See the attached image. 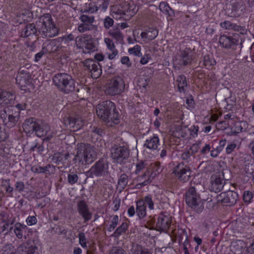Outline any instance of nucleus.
Segmentation results:
<instances>
[{
  "instance_id": "obj_1",
  "label": "nucleus",
  "mask_w": 254,
  "mask_h": 254,
  "mask_svg": "<svg viewBox=\"0 0 254 254\" xmlns=\"http://www.w3.org/2000/svg\"><path fill=\"white\" fill-rule=\"evenodd\" d=\"M97 116L109 127H113L120 123V114L115 103L107 100L101 102L96 106Z\"/></svg>"
},
{
  "instance_id": "obj_2",
  "label": "nucleus",
  "mask_w": 254,
  "mask_h": 254,
  "mask_svg": "<svg viewBox=\"0 0 254 254\" xmlns=\"http://www.w3.org/2000/svg\"><path fill=\"white\" fill-rule=\"evenodd\" d=\"M38 26L39 32L43 37L52 38L59 34V29L49 13L44 14L39 17Z\"/></svg>"
},
{
  "instance_id": "obj_3",
  "label": "nucleus",
  "mask_w": 254,
  "mask_h": 254,
  "mask_svg": "<svg viewBox=\"0 0 254 254\" xmlns=\"http://www.w3.org/2000/svg\"><path fill=\"white\" fill-rule=\"evenodd\" d=\"M54 84L62 93L68 94L75 90V81L69 74L65 72L56 74L53 77Z\"/></svg>"
},
{
  "instance_id": "obj_4",
  "label": "nucleus",
  "mask_w": 254,
  "mask_h": 254,
  "mask_svg": "<svg viewBox=\"0 0 254 254\" xmlns=\"http://www.w3.org/2000/svg\"><path fill=\"white\" fill-rule=\"evenodd\" d=\"M77 149L75 159L81 165L89 164L93 162L96 157V153L93 146L88 144L81 143L78 145Z\"/></svg>"
},
{
  "instance_id": "obj_5",
  "label": "nucleus",
  "mask_w": 254,
  "mask_h": 254,
  "mask_svg": "<svg viewBox=\"0 0 254 254\" xmlns=\"http://www.w3.org/2000/svg\"><path fill=\"white\" fill-rule=\"evenodd\" d=\"M185 201L190 208L198 213L201 212L204 208L200 194L194 187H191L186 192Z\"/></svg>"
},
{
  "instance_id": "obj_6",
  "label": "nucleus",
  "mask_w": 254,
  "mask_h": 254,
  "mask_svg": "<svg viewBox=\"0 0 254 254\" xmlns=\"http://www.w3.org/2000/svg\"><path fill=\"white\" fill-rule=\"evenodd\" d=\"M109 162L105 158H100L91 167L87 172L89 177H102L107 176L109 173Z\"/></svg>"
},
{
  "instance_id": "obj_7",
  "label": "nucleus",
  "mask_w": 254,
  "mask_h": 254,
  "mask_svg": "<svg viewBox=\"0 0 254 254\" xmlns=\"http://www.w3.org/2000/svg\"><path fill=\"white\" fill-rule=\"evenodd\" d=\"M75 44L77 48L82 49L85 53H89L96 51V47L91 36L84 34L75 38Z\"/></svg>"
},
{
  "instance_id": "obj_8",
  "label": "nucleus",
  "mask_w": 254,
  "mask_h": 254,
  "mask_svg": "<svg viewBox=\"0 0 254 254\" xmlns=\"http://www.w3.org/2000/svg\"><path fill=\"white\" fill-rule=\"evenodd\" d=\"M125 86L123 79L120 76H115L110 79L105 92L107 94L111 96L119 95L123 92Z\"/></svg>"
},
{
  "instance_id": "obj_9",
  "label": "nucleus",
  "mask_w": 254,
  "mask_h": 254,
  "mask_svg": "<svg viewBox=\"0 0 254 254\" xmlns=\"http://www.w3.org/2000/svg\"><path fill=\"white\" fill-rule=\"evenodd\" d=\"M172 173L180 182L186 183L190 179L192 171L190 166L181 163L173 168Z\"/></svg>"
},
{
  "instance_id": "obj_10",
  "label": "nucleus",
  "mask_w": 254,
  "mask_h": 254,
  "mask_svg": "<svg viewBox=\"0 0 254 254\" xmlns=\"http://www.w3.org/2000/svg\"><path fill=\"white\" fill-rule=\"evenodd\" d=\"M129 150L125 146L114 145L111 149V155L114 161L123 164L129 157Z\"/></svg>"
},
{
  "instance_id": "obj_11",
  "label": "nucleus",
  "mask_w": 254,
  "mask_h": 254,
  "mask_svg": "<svg viewBox=\"0 0 254 254\" xmlns=\"http://www.w3.org/2000/svg\"><path fill=\"white\" fill-rule=\"evenodd\" d=\"M216 199L218 203L223 205L232 206L236 204L238 199V194L234 191H225L218 195Z\"/></svg>"
},
{
  "instance_id": "obj_12",
  "label": "nucleus",
  "mask_w": 254,
  "mask_h": 254,
  "mask_svg": "<svg viewBox=\"0 0 254 254\" xmlns=\"http://www.w3.org/2000/svg\"><path fill=\"white\" fill-rule=\"evenodd\" d=\"M246 6L241 0L232 1L227 8V13L230 17H237L244 14Z\"/></svg>"
},
{
  "instance_id": "obj_13",
  "label": "nucleus",
  "mask_w": 254,
  "mask_h": 254,
  "mask_svg": "<svg viewBox=\"0 0 254 254\" xmlns=\"http://www.w3.org/2000/svg\"><path fill=\"white\" fill-rule=\"evenodd\" d=\"M225 181L223 173L218 172L212 175L209 189L211 191L216 193L222 190L225 186Z\"/></svg>"
},
{
  "instance_id": "obj_14",
  "label": "nucleus",
  "mask_w": 254,
  "mask_h": 254,
  "mask_svg": "<svg viewBox=\"0 0 254 254\" xmlns=\"http://www.w3.org/2000/svg\"><path fill=\"white\" fill-rule=\"evenodd\" d=\"M34 132L38 137L46 136L44 139V140L45 141L50 140L54 135V132L51 130L50 126L41 121H38V123Z\"/></svg>"
},
{
  "instance_id": "obj_15",
  "label": "nucleus",
  "mask_w": 254,
  "mask_h": 254,
  "mask_svg": "<svg viewBox=\"0 0 254 254\" xmlns=\"http://www.w3.org/2000/svg\"><path fill=\"white\" fill-rule=\"evenodd\" d=\"M193 52L190 49L186 48L180 50L176 57L175 61L181 66H185L191 64L192 61Z\"/></svg>"
},
{
  "instance_id": "obj_16",
  "label": "nucleus",
  "mask_w": 254,
  "mask_h": 254,
  "mask_svg": "<svg viewBox=\"0 0 254 254\" xmlns=\"http://www.w3.org/2000/svg\"><path fill=\"white\" fill-rule=\"evenodd\" d=\"M171 223V218L167 213H161L157 218L156 229L158 231L167 232Z\"/></svg>"
},
{
  "instance_id": "obj_17",
  "label": "nucleus",
  "mask_w": 254,
  "mask_h": 254,
  "mask_svg": "<svg viewBox=\"0 0 254 254\" xmlns=\"http://www.w3.org/2000/svg\"><path fill=\"white\" fill-rule=\"evenodd\" d=\"M15 98L14 93L0 89V108L14 104Z\"/></svg>"
},
{
  "instance_id": "obj_18",
  "label": "nucleus",
  "mask_w": 254,
  "mask_h": 254,
  "mask_svg": "<svg viewBox=\"0 0 254 254\" xmlns=\"http://www.w3.org/2000/svg\"><path fill=\"white\" fill-rule=\"evenodd\" d=\"M77 208L79 214L84 219V222H87L92 218V214L88 209V205L84 200H81L78 203Z\"/></svg>"
},
{
  "instance_id": "obj_19",
  "label": "nucleus",
  "mask_w": 254,
  "mask_h": 254,
  "mask_svg": "<svg viewBox=\"0 0 254 254\" xmlns=\"http://www.w3.org/2000/svg\"><path fill=\"white\" fill-rule=\"evenodd\" d=\"M219 42L222 47L226 49L232 48L238 44L239 41L236 38L226 35L221 36L219 39Z\"/></svg>"
},
{
  "instance_id": "obj_20",
  "label": "nucleus",
  "mask_w": 254,
  "mask_h": 254,
  "mask_svg": "<svg viewBox=\"0 0 254 254\" xmlns=\"http://www.w3.org/2000/svg\"><path fill=\"white\" fill-rule=\"evenodd\" d=\"M152 180H153V179L151 177L149 170L146 169L143 174L138 175L136 178V180L138 182V184L136 185V187L139 189L142 186H145L150 183Z\"/></svg>"
},
{
  "instance_id": "obj_21",
  "label": "nucleus",
  "mask_w": 254,
  "mask_h": 254,
  "mask_svg": "<svg viewBox=\"0 0 254 254\" xmlns=\"http://www.w3.org/2000/svg\"><path fill=\"white\" fill-rule=\"evenodd\" d=\"M159 146H160L159 138L155 134L146 139L143 144L144 147L153 151L157 150Z\"/></svg>"
},
{
  "instance_id": "obj_22",
  "label": "nucleus",
  "mask_w": 254,
  "mask_h": 254,
  "mask_svg": "<svg viewBox=\"0 0 254 254\" xmlns=\"http://www.w3.org/2000/svg\"><path fill=\"white\" fill-rule=\"evenodd\" d=\"M38 121L33 118H28L25 120L23 127L26 133H31L35 131L36 128Z\"/></svg>"
},
{
  "instance_id": "obj_23",
  "label": "nucleus",
  "mask_w": 254,
  "mask_h": 254,
  "mask_svg": "<svg viewBox=\"0 0 254 254\" xmlns=\"http://www.w3.org/2000/svg\"><path fill=\"white\" fill-rule=\"evenodd\" d=\"M37 248L29 244H23L20 245L17 250L20 254H36Z\"/></svg>"
},
{
  "instance_id": "obj_24",
  "label": "nucleus",
  "mask_w": 254,
  "mask_h": 254,
  "mask_svg": "<svg viewBox=\"0 0 254 254\" xmlns=\"http://www.w3.org/2000/svg\"><path fill=\"white\" fill-rule=\"evenodd\" d=\"M245 243L242 240L233 242L230 246V250L234 254H241L245 247Z\"/></svg>"
},
{
  "instance_id": "obj_25",
  "label": "nucleus",
  "mask_w": 254,
  "mask_h": 254,
  "mask_svg": "<svg viewBox=\"0 0 254 254\" xmlns=\"http://www.w3.org/2000/svg\"><path fill=\"white\" fill-rule=\"evenodd\" d=\"M37 30L34 23L27 24L21 32V36L27 37L37 33Z\"/></svg>"
},
{
  "instance_id": "obj_26",
  "label": "nucleus",
  "mask_w": 254,
  "mask_h": 254,
  "mask_svg": "<svg viewBox=\"0 0 254 254\" xmlns=\"http://www.w3.org/2000/svg\"><path fill=\"white\" fill-rule=\"evenodd\" d=\"M136 213L140 219L144 218L146 215V205L143 200H138L136 202Z\"/></svg>"
},
{
  "instance_id": "obj_27",
  "label": "nucleus",
  "mask_w": 254,
  "mask_h": 254,
  "mask_svg": "<svg viewBox=\"0 0 254 254\" xmlns=\"http://www.w3.org/2000/svg\"><path fill=\"white\" fill-rule=\"evenodd\" d=\"M27 230L26 225L17 222L14 225V233L19 239L23 238V233Z\"/></svg>"
},
{
  "instance_id": "obj_28",
  "label": "nucleus",
  "mask_w": 254,
  "mask_h": 254,
  "mask_svg": "<svg viewBox=\"0 0 254 254\" xmlns=\"http://www.w3.org/2000/svg\"><path fill=\"white\" fill-rule=\"evenodd\" d=\"M109 34L114 38L116 42L122 44L124 42V36L118 28H113L109 31Z\"/></svg>"
},
{
  "instance_id": "obj_29",
  "label": "nucleus",
  "mask_w": 254,
  "mask_h": 254,
  "mask_svg": "<svg viewBox=\"0 0 254 254\" xmlns=\"http://www.w3.org/2000/svg\"><path fill=\"white\" fill-rule=\"evenodd\" d=\"M160 10L164 13L168 15L170 17L175 16V12L169 4L165 1L161 2L159 6Z\"/></svg>"
},
{
  "instance_id": "obj_30",
  "label": "nucleus",
  "mask_w": 254,
  "mask_h": 254,
  "mask_svg": "<svg viewBox=\"0 0 254 254\" xmlns=\"http://www.w3.org/2000/svg\"><path fill=\"white\" fill-rule=\"evenodd\" d=\"M15 115L13 114H10V113H8V118L7 120L5 121L4 125L8 128H11L14 127L18 120V115L15 113Z\"/></svg>"
},
{
  "instance_id": "obj_31",
  "label": "nucleus",
  "mask_w": 254,
  "mask_h": 254,
  "mask_svg": "<svg viewBox=\"0 0 254 254\" xmlns=\"http://www.w3.org/2000/svg\"><path fill=\"white\" fill-rule=\"evenodd\" d=\"M176 82L179 91L185 93L186 87L187 86V82L185 76L182 74L179 75L177 78Z\"/></svg>"
},
{
  "instance_id": "obj_32",
  "label": "nucleus",
  "mask_w": 254,
  "mask_h": 254,
  "mask_svg": "<svg viewBox=\"0 0 254 254\" xmlns=\"http://www.w3.org/2000/svg\"><path fill=\"white\" fill-rule=\"evenodd\" d=\"M150 175L151 177L154 179L157 174L160 173L162 171V169L160 167L159 162H155L151 163L149 165Z\"/></svg>"
},
{
  "instance_id": "obj_33",
  "label": "nucleus",
  "mask_w": 254,
  "mask_h": 254,
  "mask_svg": "<svg viewBox=\"0 0 254 254\" xmlns=\"http://www.w3.org/2000/svg\"><path fill=\"white\" fill-rule=\"evenodd\" d=\"M231 127V134L239 133L243 131L245 122L235 121Z\"/></svg>"
},
{
  "instance_id": "obj_34",
  "label": "nucleus",
  "mask_w": 254,
  "mask_h": 254,
  "mask_svg": "<svg viewBox=\"0 0 254 254\" xmlns=\"http://www.w3.org/2000/svg\"><path fill=\"white\" fill-rule=\"evenodd\" d=\"M147 169L149 170V165L147 161L140 160L138 161L136 164V170L135 173L138 174L142 171H145Z\"/></svg>"
},
{
  "instance_id": "obj_35",
  "label": "nucleus",
  "mask_w": 254,
  "mask_h": 254,
  "mask_svg": "<svg viewBox=\"0 0 254 254\" xmlns=\"http://www.w3.org/2000/svg\"><path fill=\"white\" fill-rule=\"evenodd\" d=\"M132 7L133 6L129 4L127 8H124V9L118 10L117 13L120 15H127L130 17L133 16L135 14L136 10L135 8H133Z\"/></svg>"
},
{
  "instance_id": "obj_36",
  "label": "nucleus",
  "mask_w": 254,
  "mask_h": 254,
  "mask_svg": "<svg viewBox=\"0 0 254 254\" xmlns=\"http://www.w3.org/2000/svg\"><path fill=\"white\" fill-rule=\"evenodd\" d=\"M216 64V61L212 56L207 55L204 56L203 59V64L207 68L214 65Z\"/></svg>"
},
{
  "instance_id": "obj_37",
  "label": "nucleus",
  "mask_w": 254,
  "mask_h": 254,
  "mask_svg": "<svg viewBox=\"0 0 254 254\" xmlns=\"http://www.w3.org/2000/svg\"><path fill=\"white\" fill-rule=\"evenodd\" d=\"M98 10L105 11L109 4L108 0H97L95 1Z\"/></svg>"
},
{
  "instance_id": "obj_38",
  "label": "nucleus",
  "mask_w": 254,
  "mask_h": 254,
  "mask_svg": "<svg viewBox=\"0 0 254 254\" xmlns=\"http://www.w3.org/2000/svg\"><path fill=\"white\" fill-rule=\"evenodd\" d=\"M49 49L47 51L49 52L55 53L60 51L62 48L60 44H58L57 40L54 39L49 43Z\"/></svg>"
},
{
  "instance_id": "obj_39",
  "label": "nucleus",
  "mask_w": 254,
  "mask_h": 254,
  "mask_svg": "<svg viewBox=\"0 0 254 254\" xmlns=\"http://www.w3.org/2000/svg\"><path fill=\"white\" fill-rule=\"evenodd\" d=\"M128 228V224L126 222L123 223L114 233L113 236L118 237L122 234L125 233Z\"/></svg>"
},
{
  "instance_id": "obj_40",
  "label": "nucleus",
  "mask_w": 254,
  "mask_h": 254,
  "mask_svg": "<svg viewBox=\"0 0 254 254\" xmlns=\"http://www.w3.org/2000/svg\"><path fill=\"white\" fill-rule=\"evenodd\" d=\"M98 9L96 7V5L95 1L90 2L88 4L86 5L85 8L82 9L81 11L83 13H93L97 12Z\"/></svg>"
},
{
  "instance_id": "obj_41",
  "label": "nucleus",
  "mask_w": 254,
  "mask_h": 254,
  "mask_svg": "<svg viewBox=\"0 0 254 254\" xmlns=\"http://www.w3.org/2000/svg\"><path fill=\"white\" fill-rule=\"evenodd\" d=\"M90 73L92 77L93 78H97L101 75L102 73V70L101 66L98 62L95 65H94V67L92 68V70Z\"/></svg>"
},
{
  "instance_id": "obj_42",
  "label": "nucleus",
  "mask_w": 254,
  "mask_h": 254,
  "mask_svg": "<svg viewBox=\"0 0 254 254\" xmlns=\"http://www.w3.org/2000/svg\"><path fill=\"white\" fill-rule=\"evenodd\" d=\"M97 63V62L92 60L87 59L85 60L83 62L84 69L90 72L92 70V68L94 67V65H95Z\"/></svg>"
},
{
  "instance_id": "obj_43",
  "label": "nucleus",
  "mask_w": 254,
  "mask_h": 254,
  "mask_svg": "<svg viewBox=\"0 0 254 254\" xmlns=\"http://www.w3.org/2000/svg\"><path fill=\"white\" fill-rule=\"evenodd\" d=\"M140 200H143L144 204H146L150 210L154 209V200H153L150 195L148 194L146 195L143 199H140Z\"/></svg>"
},
{
  "instance_id": "obj_44",
  "label": "nucleus",
  "mask_w": 254,
  "mask_h": 254,
  "mask_svg": "<svg viewBox=\"0 0 254 254\" xmlns=\"http://www.w3.org/2000/svg\"><path fill=\"white\" fill-rule=\"evenodd\" d=\"M182 159L185 161L187 163H189L192 159H194L193 154L189 150L184 152L181 155Z\"/></svg>"
},
{
  "instance_id": "obj_45",
  "label": "nucleus",
  "mask_w": 254,
  "mask_h": 254,
  "mask_svg": "<svg viewBox=\"0 0 254 254\" xmlns=\"http://www.w3.org/2000/svg\"><path fill=\"white\" fill-rule=\"evenodd\" d=\"M127 182L128 176L125 174H123L121 175L118 184L121 188L124 189L127 186Z\"/></svg>"
},
{
  "instance_id": "obj_46",
  "label": "nucleus",
  "mask_w": 254,
  "mask_h": 254,
  "mask_svg": "<svg viewBox=\"0 0 254 254\" xmlns=\"http://www.w3.org/2000/svg\"><path fill=\"white\" fill-rule=\"evenodd\" d=\"M79 20L83 23L91 25L94 21V17L89 16L85 14H82L79 17Z\"/></svg>"
},
{
  "instance_id": "obj_47",
  "label": "nucleus",
  "mask_w": 254,
  "mask_h": 254,
  "mask_svg": "<svg viewBox=\"0 0 254 254\" xmlns=\"http://www.w3.org/2000/svg\"><path fill=\"white\" fill-rule=\"evenodd\" d=\"M109 254H127V253L123 248L114 246L109 251Z\"/></svg>"
},
{
  "instance_id": "obj_48",
  "label": "nucleus",
  "mask_w": 254,
  "mask_h": 254,
  "mask_svg": "<svg viewBox=\"0 0 254 254\" xmlns=\"http://www.w3.org/2000/svg\"><path fill=\"white\" fill-rule=\"evenodd\" d=\"M28 76L27 74H24L22 72L18 73L16 78V82L22 86L26 83V78Z\"/></svg>"
},
{
  "instance_id": "obj_49",
  "label": "nucleus",
  "mask_w": 254,
  "mask_h": 254,
  "mask_svg": "<svg viewBox=\"0 0 254 254\" xmlns=\"http://www.w3.org/2000/svg\"><path fill=\"white\" fill-rule=\"evenodd\" d=\"M224 121L229 123V126L231 127L233 123L237 120L236 116L233 113H229L224 116Z\"/></svg>"
},
{
  "instance_id": "obj_50",
  "label": "nucleus",
  "mask_w": 254,
  "mask_h": 254,
  "mask_svg": "<svg viewBox=\"0 0 254 254\" xmlns=\"http://www.w3.org/2000/svg\"><path fill=\"white\" fill-rule=\"evenodd\" d=\"M220 26L225 29L234 31L236 24L230 21H225L221 23Z\"/></svg>"
},
{
  "instance_id": "obj_51",
  "label": "nucleus",
  "mask_w": 254,
  "mask_h": 254,
  "mask_svg": "<svg viewBox=\"0 0 254 254\" xmlns=\"http://www.w3.org/2000/svg\"><path fill=\"white\" fill-rule=\"evenodd\" d=\"M78 180V177L76 174L73 172H69V174L67 176V181L70 185H73L76 183Z\"/></svg>"
},
{
  "instance_id": "obj_52",
  "label": "nucleus",
  "mask_w": 254,
  "mask_h": 254,
  "mask_svg": "<svg viewBox=\"0 0 254 254\" xmlns=\"http://www.w3.org/2000/svg\"><path fill=\"white\" fill-rule=\"evenodd\" d=\"M140 50V46L136 45L134 46L132 48L129 49L128 51L130 54H132L137 57H140L141 56Z\"/></svg>"
},
{
  "instance_id": "obj_53",
  "label": "nucleus",
  "mask_w": 254,
  "mask_h": 254,
  "mask_svg": "<svg viewBox=\"0 0 254 254\" xmlns=\"http://www.w3.org/2000/svg\"><path fill=\"white\" fill-rule=\"evenodd\" d=\"M148 40H152L155 39L158 35V31L154 28H149L147 30Z\"/></svg>"
},
{
  "instance_id": "obj_54",
  "label": "nucleus",
  "mask_w": 254,
  "mask_h": 254,
  "mask_svg": "<svg viewBox=\"0 0 254 254\" xmlns=\"http://www.w3.org/2000/svg\"><path fill=\"white\" fill-rule=\"evenodd\" d=\"M3 254H14V247L11 244L5 245L2 249Z\"/></svg>"
},
{
  "instance_id": "obj_55",
  "label": "nucleus",
  "mask_w": 254,
  "mask_h": 254,
  "mask_svg": "<svg viewBox=\"0 0 254 254\" xmlns=\"http://www.w3.org/2000/svg\"><path fill=\"white\" fill-rule=\"evenodd\" d=\"M243 200L245 203H250L253 197V193L249 190L245 191L243 194Z\"/></svg>"
},
{
  "instance_id": "obj_56",
  "label": "nucleus",
  "mask_w": 254,
  "mask_h": 254,
  "mask_svg": "<svg viewBox=\"0 0 254 254\" xmlns=\"http://www.w3.org/2000/svg\"><path fill=\"white\" fill-rule=\"evenodd\" d=\"M119 217L117 215L114 216L111 221V224L108 228V230L110 232H112L116 227L119 223Z\"/></svg>"
},
{
  "instance_id": "obj_57",
  "label": "nucleus",
  "mask_w": 254,
  "mask_h": 254,
  "mask_svg": "<svg viewBox=\"0 0 254 254\" xmlns=\"http://www.w3.org/2000/svg\"><path fill=\"white\" fill-rule=\"evenodd\" d=\"M9 182L10 181L9 179L2 180L1 182L2 186L3 187H5V190L7 192L12 193L13 190V188L10 186Z\"/></svg>"
},
{
  "instance_id": "obj_58",
  "label": "nucleus",
  "mask_w": 254,
  "mask_h": 254,
  "mask_svg": "<svg viewBox=\"0 0 254 254\" xmlns=\"http://www.w3.org/2000/svg\"><path fill=\"white\" fill-rule=\"evenodd\" d=\"M149 81L150 80L149 78L141 77L138 80V85L139 86L145 89L148 86Z\"/></svg>"
},
{
  "instance_id": "obj_59",
  "label": "nucleus",
  "mask_w": 254,
  "mask_h": 254,
  "mask_svg": "<svg viewBox=\"0 0 254 254\" xmlns=\"http://www.w3.org/2000/svg\"><path fill=\"white\" fill-rule=\"evenodd\" d=\"M91 30V25L88 24L81 23L78 26V30L80 33H83Z\"/></svg>"
},
{
  "instance_id": "obj_60",
  "label": "nucleus",
  "mask_w": 254,
  "mask_h": 254,
  "mask_svg": "<svg viewBox=\"0 0 254 254\" xmlns=\"http://www.w3.org/2000/svg\"><path fill=\"white\" fill-rule=\"evenodd\" d=\"M53 229L55 230V233L59 235H64V236L66 235L67 230L64 229L61 226H58L56 228H53Z\"/></svg>"
},
{
  "instance_id": "obj_61",
  "label": "nucleus",
  "mask_w": 254,
  "mask_h": 254,
  "mask_svg": "<svg viewBox=\"0 0 254 254\" xmlns=\"http://www.w3.org/2000/svg\"><path fill=\"white\" fill-rule=\"evenodd\" d=\"M63 154L60 153H55L53 156V160L57 164H59L60 163L64 164V159H62Z\"/></svg>"
},
{
  "instance_id": "obj_62",
  "label": "nucleus",
  "mask_w": 254,
  "mask_h": 254,
  "mask_svg": "<svg viewBox=\"0 0 254 254\" xmlns=\"http://www.w3.org/2000/svg\"><path fill=\"white\" fill-rule=\"evenodd\" d=\"M104 42L109 50H114L115 49V44L112 39L109 38H105Z\"/></svg>"
},
{
  "instance_id": "obj_63",
  "label": "nucleus",
  "mask_w": 254,
  "mask_h": 254,
  "mask_svg": "<svg viewBox=\"0 0 254 254\" xmlns=\"http://www.w3.org/2000/svg\"><path fill=\"white\" fill-rule=\"evenodd\" d=\"M114 24V20L109 16L106 17L104 21V25L106 29L110 28Z\"/></svg>"
},
{
  "instance_id": "obj_64",
  "label": "nucleus",
  "mask_w": 254,
  "mask_h": 254,
  "mask_svg": "<svg viewBox=\"0 0 254 254\" xmlns=\"http://www.w3.org/2000/svg\"><path fill=\"white\" fill-rule=\"evenodd\" d=\"M143 248L138 245H135L132 246L131 249L132 254H140L142 253Z\"/></svg>"
}]
</instances>
